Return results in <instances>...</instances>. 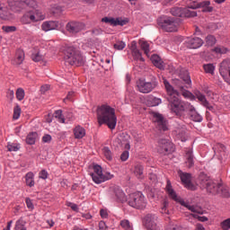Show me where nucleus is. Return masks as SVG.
<instances>
[{
  "instance_id": "f257e3e1",
  "label": "nucleus",
  "mask_w": 230,
  "mask_h": 230,
  "mask_svg": "<svg viewBox=\"0 0 230 230\" xmlns=\"http://www.w3.org/2000/svg\"><path fill=\"white\" fill-rule=\"evenodd\" d=\"M164 84L167 92V101L169 102V105L172 112H174L176 116H179L181 112H184L186 111H190V118L192 121H196L200 123L202 121V117L197 111H195V107L191 105V103L184 101H181L179 99V92L170 84L166 78L163 77Z\"/></svg>"
},
{
  "instance_id": "f03ea898",
  "label": "nucleus",
  "mask_w": 230,
  "mask_h": 230,
  "mask_svg": "<svg viewBox=\"0 0 230 230\" xmlns=\"http://www.w3.org/2000/svg\"><path fill=\"white\" fill-rule=\"evenodd\" d=\"M9 6L13 12H21L24 8H31L27 10L26 13L22 18L24 24L31 22H39L44 21L46 16L42 12L37 9V2L35 0H8Z\"/></svg>"
},
{
  "instance_id": "7ed1b4c3",
  "label": "nucleus",
  "mask_w": 230,
  "mask_h": 230,
  "mask_svg": "<svg viewBox=\"0 0 230 230\" xmlns=\"http://www.w3.org/2000/svg\"><path fill=\"white\" fill-rule=\"evenodd\" d=\"M97 119L99 124L107 125L111 130H114L118 123V119L116 118V111L114 108L107 104H103L101 107H98Z\"/></svg>"
},
{
  "instance_id": "20e7f679",
  "label": "nucleus",
  "mask_w": 230,
  "mask_h": 230,
  "mask_svg": "<svg viewBox=\"0 0 230 230\" xmlns=\"http://www.w3.org/2000/svg\"><path fill=\"white\" fill-rule=\"evenodd\" d=\"M65 62L70 66H83L84 59L80 50L75 47H64L62 49Z\"/></svg>"
},
{
  "instance_id": "39448f33",
  "label": "nucleus",
  "mask_w": 230,
  "mask_h": 230,
  "mask_svg": "<svg viewBox=\"0 0 230 230\" xmlns=\"http://www.w3.org/2000/svg\"><path fill=\"white\" fill-rule=\"evenodd\" d=\"M166 193L172 199L174 200V202H178L181 204V206H183L184 208H187L189 211H191L192 213H202V209L197 206H190V203L184 201V199H181V197L177 196V192L173 190V188H172V183L170 181H167V185L165 187Z\"/></svg>"
},
{
  "instance_id": "423d86ee",
  "label": "nucleus",
  "mask_w": 230,
  "mask_h": 230,
  "mask_svg": "<svg viewBox=\"0 0 230 230\" xmlns=\"http://www.w3.org/2000/svg\"><path fill=\"white\" fill-rule=\"evenodd\" d=\"M198 184H199L201 188L207 190L208 193H211L212 195H217V193H218L220 183L215 182L213 180L209 179L208 175L202 172L198 178Z\"/></svg>"
},
{
  "instance_id": "0eeeda50",
  "label": "nucleus",
  "mask_w": 230,
  "mask_h": 230,
  "mask_svg": "<svg viewBox=\"0 0 230 230\" xmlns=\"http://www.w3.org/2000/svg\"><path fill=\"white\" fill-rule=\"evenodd\" d=\"M93 182L95 184H102V182H105L107 181H111V179H114V174L109 172H103L102 170V166L94 165L93 172L90 173Z\"/></svg>"
},
{
  "instance_id": "6e6552de",
  "label": "nucleus",
  "mask_w": 230,
  "mask_h": 230,
  "mask_svg": "<svg viewBox=\"0 0 230 230\" xmlns=\"http://www.w3.org/2000/svg\"><path fill=\"white\" fill-rule=\"evenodd\" d=\"M128 204L135 209H145L148 204V200L141 192H135L129 195Z\"/></svg>"
},
{
  "instance_id": "1a4fd4ad",
  "label": "nucleus",
  "mask_w": 230,
  "mask_h": 230,
  "mask_svg": "<svg viewBox=\"0 0 230 230\" xmlns=\"http://www.w3.org/2000/svg\"><path fill=\"white\" fill-rule=\"evenodd\" d=\"M155 87H157V81L155 80V77H153L150 82L141 79L137 82V89L143 94H148V93H152Z\"/></svg>"
},
{
  "instance_id": "9d476101",
  "label": "nucleus",
  "mask_w": 230,
  "mask_h": 230,
  "mask_svg": "<svg viewBox=\"0 0 230 230\" xmlns=\"http://www.w3.org/2000/svg\"><path fill=\"white\" fill-rule=\"evenodd\" d=\"M157 22L158 26H161L164 31H177V22L172 17L161 16L160 18H158Z\"/></svg>"
},
{
  "instance_id": "9b49d317",
  "label": "nucleus",
  "mask_w": 230,
  "mask_h": 230,
  "mask_svg": "<svg viewBox=\"0 0 230 230\" xmlns=\"http://www.w3.org/2000/svg\"><path fill=\"white\" fill-rule=\"evenodd\" d=\"M173 150V144L171 143L170 140L162 138L158 141L157 152H159V154L166 155L167 154H172Z\"/></svg>"
},
{
  "instance_id": "f8f14e48",
  "label": "nucleus",
  "mask_w": 230,
  "mask_h": 230,
  "mask_svg": "<svg viewBox=\"0 0 230 230\" xmlns=\"http://www.w3.org/2000/svg\"><path fill=\"white\" fill-rule=\"evenodd\" d=\"M171 13L174 17H197V13L188 8L182 9L181 7H172Z\"/></svg>"
},
{
  "instance_id": "ddd939ff",
  "label": "nucleus",
  "mask_w": 230,
  "mask_h": 230,
  "mask_svg": "<svg viewBox=\"0 0 230 230\" xmlns=\"http://www.w3.org/2000/svg\"><path fill=\"white\" fill-rule=\"evenodd\" d=\"M152 116L153 121L154 123H156L158 130H163L164 132H166V130H168V123L166 122V119H164V117L157 112H152Z\"/></svg>"
},
{
  "instance_id": "4468645a",
  "label": "nucleus",
  "mask_w": 230,
  "mask_h": 230,
  "mask_svg": "<svg viewBox=\"0 0 230 230\" xmlns=\"http://www.w3.org/2000/svg\"><path fill=\"white\" fill-rule=\"evenodd\" d=\"M157 216L154 214H147L145 217V226L149 230H159L157 227Z\"/></svg>"
},
{
  "instance_id": "2eb2a0df",
  "label": "nucleus",
  "mask_w": 230,
  "mask_h": 230,
  "mask_svg": "<svg viewBox=\"0 0 230 230\" xmlns=\"http://www.w3.org/2000/svg\"><path fill=\"white\" fill-rule=\"evenodd\" d=\"M84 28H85V25L79 22H70L66 24V31L73 35L79 33Z\"/></svg>"
},
{
  "instance_id": "dca6fc26",
  "label": "nucleus",
  "mask_w": 230,
  "mask_h": 230,
  "mask_svg": "<svg viewBox=\"0 0 230 230\" xmlns=\"http://www.w3.org/2000/svg\"><path fill=\"white\" fill-rule=\"evenodd\" d=\"M178 175L181 178V181L184 184L185 188H188L189 190H193V184H191V174L179 171Z\"/></svg>"
},
{
  "instance_id": "f3484780",
  "label": "nucleus",
  "mask_w": 230,
  "mask_h": 230,
  "mask_svg": "<svg viewBox=\"0 0 230 230\" xmlns=\"http://www.w3.org/2000/svg\"><path fill=\"white\" fill-rule=\"evenodd\" d=\"M186 43L190 49H199L204 44V41L200 38H190L186 40Z\"/></svg>"
},
{
  "instance_id": "a211bd4d",
  "label": "nucleus",
  "mask_w": 230,
  "mask_h": 230,
  "mask_svg": "<svg viewBox=\"0 0 230 230\" xmlns=\"http://www.w3.org/2000/svg\"><path fill=\"white\" fill-rule=\"evenodd\" d=\"M185 164L188 168H192L195 164V156H193L192 149H186L185 151Z\"/></svg>"
},
{
  "instance_id": "6ab92c4d",
  "label": "nucleus",
  "mask_w": 230,
  "mask_h": 230,
  "mask_svg": "<svg viewBox=\"0 0 230 230\" xmlns=\"http://www.w3.org/2000/svg\"><path fill=\"white\" fill-rule=\"evenodd\" d=\"M102 22L111 24L112 26H125V24H127V21L121 20L119 18L114 19V18L104 17L102 19Z\"/></svg>"
},
{
  "instance_id": "aec40b11",
  "label": "nucleus",
  "mask_w": 230,
  "mask_h": 230,
  "mask_svg": "<svg viewBox=\"0 0 230 230\" xmlns=\"http://www.w3.org/2000/svg\"><path fill=\"white\" fill-rule=\"evenodd\" d=\"M41 30L43 31H51L52 30H58V22L53 21L44 22L41 24Z\"/></svg>"
},
{
  "instance_id": "412c9836",
  "label": "nucleus",
  "mask_w": 230,
  "mask_h": 230,
  "mask_svg": "<svg viewBox=\"0 0 230 230\" xmlns=\"http://www.w3.org/2000/svg\"><path fill=\"white\" fill-rule=\"evenodd\" d=\"M113 195L115 200H118L119 202H125L127 200V198L125 197V192L119 187H115L113 190Z\"/></svg>"
},
{
  "instance_id": "4be33fe9",
  "label": "nucleus",
  "mask_w": 230,
  "mask_h": 230,
  "mask_svg": "<svg viewBox=\"0 0 230 230\" xmlns=\"http://www.w3.org/2000/svg\"><path fill=\"white\" fill-rule=\"evenodd\" d=\"M73 132L75 139H83V137H85V128L81 126H76Z\"/></svg>"
},
{
  "instance_id": "5701e85b",
  "label": "nucleus",
  "mask_w": 230,
  "mask_h": 230,
  "mask_svg": "<svg viewBox=\"0 0 230 230\" xmlns=\"http://www.w3.org/2000/svg\"><path fill=\"white\" fill-rule=\"evenodd\" d=\"M151 61L153 62L154 66H155V67H158V69H164V62L158 55H153L151 57Z\"/></svg>"
},
{
  "instance_id": "b1692460",
  "label": "nucleus",
  "mask_w": 230,
  "mask_h": 230,
  "mask_svg": "<svg viewBox=\"0 0 230 230\" xmlns=\"http://www.w3.org/2000/svg\"><path fill=\"white\" fill-rule=\"evenodd\" d=\"M230 70V60H224L219 68V73L221 76H226L227 75V72Z\"/></svg>"
},
{
  "instance_id": "393cba45",
  "label": "nucleus",
  "mask_w": 230,
  "mask_h": 230,
  "mask_svg": "<svg viewBox=\"0 0 230 230\" xmlns=\"http://www.w3.org/2000/svg\"><path fill=\"white\" fill-rule=\"evenodd\" d=\"M35 174H33V172H29L26 173L25 175V182L26 185L29 186V188H33V186H35Z\"/></svg>"
},
{
  "instance_id": "a878e982",
  "label": "nucleus",
  "mask_w": 230,
  "mask_h": 230,
  "mask_svg": "<svg viewBox=\"0 0 230 230\" xmlns=\"http://www.w3.org/2000/svg\"><path fill=\"white\" fill-rule=\"evenodd\" d=\"M217 195H220L225 199L229 198V188L219 183L218 192L217 193Z\"/></svg>"
},
{
  "instance_id": "bb28decb",
  "label": "nucleus",
  "mask_w": 230,
  "mask_h": 230,
  "mask_svg": "<svg viewBox=\"0 0 230 230\" xmlns=\"http://www.w3.org/2000/svg\"><path fill=\"white\" fill-rule=\"evenodd\" d=\"M180 89L181 94L184 97L187 98L188 100H195V95L191 93L190 91L184 89V86L180 85L178 86Z\"/></svg>"
},
{
  "instance_id": "cd10ccee",
  "label": "nucleus",
  "mask_w": 230,
  "mask_h": 230,
  "mask_svg": "<svg viewBox=\"0 0 230 230\" xmlns=\"http://www.w3.org/2000/svg\"><path fill=\"white\" fill-rule=\"evenodd\" d=\"M139 46L141 50L144 51L146 57H150V44H148L146 40H140Z\"/></svg>"
},
{
  "instance_id": "c85d7f7f",
  "label": "nucleus",
  "mask_w": 230,
  "mask_h": 230,
  "mask_svg": "<svg viewBox=\"0 0 230 230\" xmlns=\"http://www.w3.org/2000/svg\"><path fill=\"white\" fill-rule=\"evenodd\" d=\"M10 17V12L4 4H0V19L6 20Z\"/></svg>"
},
{
  "instance_id": "c756f323",
  "label": "nucleus",
  "mask_w": 230,
  "mask_h": 230,
  "mask_svg": "<svg viewBox=\"0 0 230 230\" xmlns=\"http://www.w3.org/2000/svg\"><path fill=\"white\" fill-rule=\"evenodd\" d=\"M23 61H24V51L17 50L16 57L14 58V64H16V66H21V64H22Z\"/></svg>"
},
{
  "instance_id": "7c9ffc66",
  "label": "nucleus",
  "mask_w": 230,
  "mask_h": 230,
  "mask_svg": "<svg viewBox=\"0 0 230 230\" xmlns=\"http://www.w3.org/2000/svg\"><path fill=\"white\" fill-rule=\"evenodd\" d=\"M14 230H27L26 229V221L24 218L21 217L18 219L14 226Z\"/></svg>"
},
{
  "instance_id": "2f4dec72",
  "label": "nucleus",
  "mask_w": 230,
  "mask_h": 230,
  "mask_svg": "<svg viewBox=\"0 0 230 230\" xmlns=\"http://www.w3.org/2000/svg\"><path fill=\"white\" fill-rule=\"evenodd\" d=\"M213 149L216 155L217 154H220V155H225L226 154V146H224L223 144H216Z\"/></svg>"
},
{
  "instance_id": "473e14b6",
  "label": "nucleus",
  "mask_w": 230,
  "mask_h": 230,
  "mask_svg": "<svg viewBox=\"0 0 230 230\" xmlns=\"http://www.w3.org/2000/svg\"><path fill=\"white\" fill-rule=\"evenodd\" d=\"M143 165H141L140 164H137L135 165L134 173L138 179H143Z\"/></svg>"
},
{
  "instance_id": "72a5a7b5",
  "label": "nucleus",
  "mask_w": 230,
  "mask_h": 230,
  "mask_svg": "<svg viewBox=\"0 0 230 230\" xmlns=\"http://www.w3.org/2000/svg\"><path fill=\"white\" fill-rule=\"evenodd\" d=\"M168 206H170V201L168 199H164L162 202V207H161V213L163 215H168L170 213V210H168Z\"/></svg>"
},
{
  "instance_id": "f704fd0d",
  "label": "nucleus",
  "mask_w": 230,
  "mask_h": 230,
  "mask_svg": "<svg viewBox=\"0 0 230 230\" xmlns=\"http://www.w3.org/2000/svg\"><path fill=\"white\" fill-rule=\"evenodd\" d=\"M8 152H19L21 150V145L17 143L9 142L7 145Z\"/></svg>"
},
{
  "instance_id": "c9c22d12",
  "label": "nucleus",
  "mask_w": 230,
  "mask_h": 230,
  "mask_svg": "<svg viewBox=\"0 0 230 230\" xmlns=\"http://www.w3.org/2000/svg\"><path fill=\"white\" fill-rule=\"evenodd\" d=\"M195 96L200 102L201 105H208V99H206V95L202 94V93L196 92Z\"/></svg>"
},
{
  "instance_id": "e433bc0d",
  "label": "nucleus",
  "mask_w": 230,
  "mask_h": 230,
  "mask_svg": "<svg viewBox=\"0 0 230 230\" xmlns=\"http://www.w3.org/2000/svg\"><path fill=\"white\" fill-rule=\"evenodd\" d=\"M176 136L181 139V141H186V129L184 128H177L175 130Z\"/></svg>"
},
{
  "instance_id": "4c0bfd02",
  "label": "nucleus",
  "mask_w": 230,
  "mask_h": 230,
  "mask_svg": "<svg viewBox=\"0 0 230 230\" xmlns=\"http://www.w3.org/2000/svg\"><path fill=\"white\" fill-rule=\"evenodd\" d=\"M147 105L149 107H157V105H161V99L156 97H152L147 101Z\"/></svg>"
},
{
  "instance_id": "58836bf2",
  "label": "nucleus",
  "mask_w": 230,
  "mask_h": 230,
  "mask_svg": "<svg viewBox=\"0 0 230 230\" xmlns=\"http://www.w3.org/2000/svg\"><path fill=\"white\" fill-rule=\"evenodd\" d=\"M35 139H37V133H30L26 137L27 145H35Z\"/></svg>"
},
{
  "instance_id": "ea45409f",
  "label": "nucleus",
  "mask_w": 230,
  "mask_h": 230,
  "mask_svg": "<svg viewBox=\"0 0 230 230\" xmlns=\"http://www.w3.org/2000/svg\"><path fill=\"white\" fill-rule=\"evenodd\" d=\"M120 227L124 230H132V224H130V221L123 219L120 221Z\"/></svg>"
},
{
  "instance_id": "a19ab883",
  "label": "nucleus",
  "mask_w": 230,
  "mask_h": 230,
  "mask_svg": "<svg viewBox=\"0 0 230 230\" xmlns=\"http://www.w3.org/2000/svg\"><path fill=\"white\" fill-rule=\"evenodd\" d=\"M54 117L57 118L59 123H66V119L64 118V115H62V111L60 110L55 111Z\"/></svg>"
},
{
  "instance_id": "79ce46f5",
  "label": "nucleus",
  "mask_w": 230,
  "mask_h": 230,
  "mask_svg": "<svg viewBox=\"0 0 230 230\" xmlns=\"http://www.w3.org/2000/svg\"><path fill=\"white\" fill-rule=\"evenodd\" d=\"M102 154L107 161H112V152L111 149H109V147H104L102 149Z\"/></svg>"
},
{
  "instance_id": "37998d69",
  "label": "nucleus",
  "mask_w": 230,
  "mask_h": 230,
  "mask_svg": "<svg viewBox=\"0 0 230 230\" xmlns=\"http://www.w3.org/2000/svg\"><path fill=\"white\" fill-rule=\"evenodd\" d=\"M132 57L135 60H140V62H144L145 58H143V56H141V51L139 49L133 50Z\"/></svg>"
},
{
  "instance_id": "c03bdc74",
  "label": "nucleus",
  "mask_w": 230,
  "mask_h": 230,
  "mask_svg": "<svg viewBox=\"0 0 230 230\" xmlns=\"http://www.w3.org/2000/svg\"><path fill=\"white\" fill-rule=\"evenodd\" d=\"M207 46H215L217 44V39L213 35H208L206 37Z\"/></svg>"
},
{
  "instance_id": "a18cd8bd",
  "label": "nucleus",
  "mask_w": 230,
  "mask_h": 230,
  "mask_svg": "<svg viewBox=\"0 0 230 230\" xmlns=\"http://www.w3.org/2000/svg\"><path fill=\"white\" fill-rule=\"evenodd\" d=\"M213 51L217 55H226V53H227V48L217 46L213 49Z\"/></svg>"
},
{
  "instance_id": "49530a36",
  "label": "nucleus",
  "mask_w": 230,
  "mask_h": 230,
  "mask_svg": "<svg viewBox=\"0 0 230 230\" xmlns=\"http://www.w3.org/2000/svg\"><path fill=\"white\" fill-rule=\"evenodd\" d=\"M127 44H125L124 41H116V43L113 45L114 49H118V51H121L125 49Z\"/></svg>"
},
{
  "instance_id": "de8ad7c7",
  "label": "nucleus",
  "mask_w": 230,
  "mask_h": 230,
  "mask_svg": "<svg viewBox=\"0 0 230 230\" xmlns=\"http://www.w3.org/2000/svg\"><path fill=\"white\" fill-rule=\"evenodd\" d=\"M16 98L19 102L24 100V90L22 88H18L16 91Z\"/></svg>"
},
{
  "instance_id": "09e8293b",
  "label": "nucleus",
  "mask_w": 230,
  "mask_h": 230,
  "mask_svg": "<svg viewBox=\"0 0 230 230\" xmlns=\"http://www.w3.org/2000/svg\"><path fill=\"white\" fill-rule=\"evenodd\" d=\"M3 31H4L5 33H13V31H15V30H17V28L15 26H3L2 27Z\"/></svg>"
},
{
  "instance_id": "8fccbe9b",
  "label": "nucleus",
  "mask_w": 230,
  "mask_h": 230,
  "mask_svg": "<svg viewBox=\"0 0 230 230\" xmlns=\"http://www.w3.org/2000/svg\"><path fill=\"white\" fill-rule=\"evenodd\" d=\"M43 57L42 55H40V52H36V53H32L31 55V59L33 60V62H40V60H42Z\"/></svg>"
},
{
  "instance_id": "3c124183",
  "label": "nucleus",
  "mask_w": 230,
  "mask_h": 230,
  "mask_svg": "<svg viewBox=\"0 0 230 230\" xmlns=\"http://www.w3.org/2000/svg\"><path fill=\"white\" fill-rule=\"evenodd\" d=\"M204 70L207 73H210L213 74V72L215 71V66H213V64H207L203 66Z\"/></svg>"
},
{
  "instance_id": "603ef678",
  "label": "nucleus",
  "mask_w": 230,
  "mask_h": 230,
  "mask_svg": "<svg viewBox=\"0 0 230 230\" xmlns=\"http://www.w3.org/2000/svg\"><path fill=\"white\" fill-rule=\"evenodd\" d=\"M13 119H17L18 118H21V108L19 106H16L13 110Z\"/></svg>"
},
{
  "instance_id": "864d4df0",
  "label": "nucleus",
  "mask_w": 230,
  "mask_h": 230,
  "mask_svg": "<svg viewBox=\"0 0 230 230\" xmlns=\"http://www.w3.org/2000/svg\"><path fill=\"white\" fill-rule=\"evenodd\" d=\"M209 4H211V2L203 1V2L197 4L196 7H194V8H206V7L209 6Z\"/></svg>"
},
{
  "instance_id": "5fc2aeb1",
  "label": "nucleus",
  "mask_w": 230,
  "mask_h": 230,
  "mask_svg": "<svg viewBox=\"0 0 230 230\" xmlns=\"http://www.w3.org/2000/svg\"><path fill=\"white\" fill-rule=\"evenodd\" d=\"M166 230H186V229L182 228L179 225H175V224L171 223Z\"/></svg>"
},
{
  "instance_id": "6e6d98bb",
  "label": "nucleus",
  "mask_w": 230,
  "mask_h": 230,
  "mask_svg": "<svg viewBox=\"0 0 230 230\" xmlns=\"http://www.w3.org/2000/svg\"><path fill=\"white\" fill-rule=\"evenodd\" d=\"M129 49H130L131 53H132L133 51H137V50L138 49H137V42L132 41V42L130 43V45H129Z\"/></svg>"
},
{
  "instance_id": "4d7b16f0",
  "label": "nucleus",
  "mask_w": 230,
  "mask_h": 230,
  "mask_svg": "<svg viewBox=\"0 0 230 230\" xmlns=\"http://www.w3.org/2000/svg\"><path fill=\"white\" fill-rule=\"evenodd\" d=\"M66 206H67L68 208H71V209H72L73 211H78V205H76V204H75V203L67 202V203H66Z\"/></svg>"
},
{
  "instance_id": "13d9d810",
  "label": "nucleus",
  "mask_w": 230,
  "mask_h": 230,
  "mask_svg": "<svg viewBox=\"0 0 230 230\" xmlns=\"http://www.w3.org/2000/svg\"><path fill=\"white\" fill-rule=\"evenodd\" d=\"M25 202L28 209H33V202L30 199V198H26Z\"/></svg>"
},
{
  "instance_id": "bf43d9fd",
  "label": "nucleus",
  "mask_w": 230,
  "mask_h": 230,
  "mask_svg": "<svg viewBox=\"0 0 230 230\" xmlns=\"http://www.w3.org/2000/svg\"><path fill=\"white\" fill-rule=\"evenodd\" d=\"M109 229V226H107V224L104 223V221H101L99 223V230H107Z\"/></svg>"
},
{
  "instance_id": "052dcab7",
  "label": "nucleus",
  "mask_w": 230,
  "mask_h": 230,
  "mask_svg": "<svg viewBox=\"0 0 230 230\" xmlns=\"http://www.w3.org/2000/svg\"><path fill=\"white\" fill-rule=\"evenodd\" d=\"M43 143H51V135H45L42 137Z\"/></svg>"
},
{
  "instance_id": "680f3d73",
  "label": "nucleus",
  "mask_w": 230,
  "mask_h": 230,
  "mask_svg": "<svg viewBox=\"0 0 230 230\" xmlns=\"http://www.w3.org/2000/svg\"><path fill=\"white\" fill-rule=\"evenodd\" d=\"M40 179H48V171L42 170L40 173Z\"/></svg>"
},
{
  "instance_id": "e2e57ef3",
  "label": "nucleus",
  "mask_w": 230,
  "mask_h": 230,
  "mask_svg": "<svg viewBox=\"0 0 230 230\" xmlns=\"http://www.w3.org/2000/svg\"><path fill=\"white\" fill-rule=\"evenodd\" d=\"M121 161H127L128 159V151H124L120 155Z\"/></svg>"
},
{
  "instance_id": "0e129e2a",
  "label": "nucleus",
  "mask_w": 230,
  "mask_h": 230,
  "mask_svg": "<svg viewBox=\"0 0 230 230\" xmlns=\"http://www.w3.org/2000/svg\"><path fill=\"white\" fill-rule=\"evenodd\" d=\"M100 215L102 218H107V217H109V213L107 212L106 209H103V208L100 210Z\"/></svg>"
},
{
  "instance_id": "69168bd1",
  "label": "nucleus",
  "mask_w": 230,
  "mask_h": 230,
  "mask_svg": "<svg viewBox=\"0 0 230 230\" xmlns=\"http://www.w3.org/2000/svg\"><path fill=\"white\" fill-rule=\"evenodd\" d=\"M92 33L93 35H102L103 33V31L102 29H93L92 31Z\"/></svg>"
},
{
  "instance_id": "338daca9",
  "label": "nucleus",
  "mask_w": 230,
  "mask_h": 230,
  "mask_svg": "<svg viewBox=\"0 0 230 230\" xmlns=\"http://www.w3.org/2000/svg\"><path fill=\"white\" fill-rule=\"evenodd\" d=\"M47 91H49V84H45L40 87V92L44 94Z\"/></svg>"
},
{
  "instance_id": "774afa93",
  "label": "nucleus",
  "mask_w": 230,
  "mask_h": 230,
  "mask_svg": "<svg viewBox=\"0 0 230 230\" xmlns=\"http://www.w3.org/2000/svg\"><path fill=\"white\" fill-rule=\"evenodd\" d=\"M13 94H14L13 90H8L7 91V98L9 100H13Z\"/></svg>"
}]
</instances>
